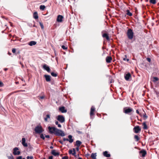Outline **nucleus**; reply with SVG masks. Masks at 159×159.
Here are the masks:
<instances>
[{
    "mask_svg": "<svg viewBox=\"0 0 159 159\" xmlns=\"http://www.w3.org/2000/svg\"><path fill=\"white\" fill-rule=\"evenodd\" d=\"M103 155L107 157H110V154L108 153V152L107 151H105L103 152Z\"/></svg>",
    "mask_w": 159,
    "mask_h": 159,
    "instance_id": "obj_19",
    "label": "nucleus"
},
{
    "mask_svg": "<svg viewBox=\"0 0 159 159\" xmlns=\"http://www.w3.org/2000/svg\"><path fill=\"white\" fill-rule=\"evenodd\" d=\"M50 148H51V149H53V147H52V146H51L50 147Z\"/></svg>",
    "mask_w": 159,
    "mask_h": 159,
    "instance_id": "obj_56",
    "label": "nucleus"
},
{
    "mask_svg": "<svg viewBox=\"0 0 159 159\" xmlns=\"http://www.w3.org/2000/svg\"><path fill=\"white\" fill-rule=\"evenodd\" d=\"M123 59L124 61H129V59L128 58H127V57L126 55H125V57H123Z\"/></svg>",
    "mask_w": 159,
    "mask_h": 159,
    "instance_id": "obj_29",
    "label": "nucleus"
},
{
    "mask_svg": "<svg viewBox=\"0 0 159 159\" xmlns=\"http://www.w3.org/2000/svg\"><path fill=\"white\" fill-rule=\"evenodd\" d=\"M45 7L44 5H41L40 6V9L41 10H44V9H45Z\"/></svg>",
    "mask_w": 159,
    "mask_h": 159,
    "instance_id": "obj_32",
    "label": "nucleus"
},
{
    "mask_svg": "<svg viewBox=\"0 0 159 159\" xmlns=\"http://www.w3.org/2000/svg\"><path fill=\"white\" fill-rule=\"evenodd\" d=\"M124 77L125 80L127 81L129 80V72H126L124 75Z\"/></svg>",
    "mask_w": 159,
    "mask_h": 159,
    "instance_id": "obj_12",
    "label": "nucleus"
},
{
    "mask_svg": "<svg viewBox=\"0 0 159 159\" xmlns=\"http://www.w3.org/2000/svg\"><path fill=\"white\" fill-rule=\"evenodd\" d=\"M18 82H16V84H18Z\"/></svg>",
    "mask_w": 159,
    "mask_h": 159,
    "instance_id": "obj_62",
    "label": "nucleus"
},
{
    "mask_svg": "<svg viewBox=\"0 0 159 159\" xmlns=\"http://www.w3.org/2000/svg\"><path fill=\"white\" fill-rule=\"evenodd\" d=\"M44 77L46 80L47 82H49L51 81V76L49 75H45Z\"/></svg>",
    "mask_w": 159,
    "mask_h": 159,
    "instance_id": "obj_16",
    "label": "nucleus"
},
{
    "mask_svg": "<svg viewBox=\"0 0 159 159\" xmlns=\"http://www.w3.org/2000/svg\"><path fill=\"white\" fill-rule=\"evenodd\" d=\"M68 141L70 143H72L73 141V139H72V136L71 135H69L68 136Z\"/></svg>",
    "mask_w": 159,
    "mask_h": 159,
    "instance_id": "obj_18",
    "label": "nucleus"
},
{
    "mask_svg": "<svg viewBox=\"0 0 159 159\" xmlns=\"http://www.w3.org/2000/svg\"><path fill=\"white\" fill-rule=\"evenodd\" d=\"M19 148L17 147H15L14 148L13 150V154L14 155H20V152L19 151Z\"/></svg>",
    "mask_w": 159,
    "mask_h": 159,
    "instance_id": "obj_5",
    "label": "nucleus"
},
{
    "mask_svg": "<svg viewBox=\"0 0 159 159\" xmlns=\"http://www.w3.org/2000/svg\"><path fill=\"white\" fill-rule=\"evenodd\" d=\"M61 48L64 50L67 49V47H66L64 45H62L61 46Z\"/></svg>",
    "mask_w": 159,
    "mask_h": 159,
    "instance_id": "obj_40",
    "label": "nucleus"
},
{
    "mask_svg": "<svg viewBox=\"0 0 159 159\" xmlns=\"http://www.w3.org/2000/svg\"><path fill=\"white\" fill-rule=\"evenodd\" d=\"M134 132L136 133H139L141 131V128L139 126H138L134 127Z\"/></svg>",
    "mask_w": 159,
    "mask_h": 159,
    "instance_id": "obj_6",
    "label": "nucleus"
},
{
    "mask_svg": "<svg viewBox=\"0 0 159 159\" xmlns=\"http://www.w3.org/2000/svg\"><path fill=\"white\" fill-rule=\"evenodd\" d=\"M63 140L64 141H68V139H66V138H63Z\"/></svg>",
    "mask_w": 159,
    "mask_h": 159,
    "instance_id": "obj_47",
    "label": "nucleus"
},
{
    "mask_svg": "<svg viewBox=\"0 0 159 159\" xmlns=\"http://www.w3.org/2000/svg\"><path fill=\"white\" fill-rule=\"evenodd\" d=\"M8 54H9V55H11V53H10V52H8Z\"/></svg>",
    "mask_w": 159,
    "mask_h": 159,
    "instance_id": "obj_59",
    "label": "nucleus"
},
{
    "mask_svg": "<svg viewBox=\"0 0 159 159\" xmlns=\"http://www.w3.org/2000/svg\"><path fill=\"white\" fill-rule=\"evenodd\" d=\"M45 137L47 138H49L50 137V136L49 135H46L45 136Z\"/></svg>",
    "mask_w": 159,
    "mask_h": 159,
    "instance_id": "obj_53",
    "label": "nucleus"
},
{
    "mask_svg": "<svg viewBox=\"0 0 159 159\" xmlns=\"http://www.w3.org/2000/svg\"><path fill=\"white\" fill-rule=\"evenodd\" d=\"M123 112L125 114H129V107H124L123 109Z\"/></svg>",
    "mask_w": 159,
    "mask_h": 159,
    "instance_id": "obj_13",
    "label": "nucleus"
},
{
    "mask_svg": "<svg viewBox=\"0 0 159 159\" xmlns=\"http://www.w3.org/2000/svg\"><path fill=\"white\" fill-rule=\"evenodd\" d=\"M33 17L35 19H37L38 18V14L37 12H35L34 13Z\"/></svg>",
    "mask_w": 159,
    "mask_h": 159,
    "instance_id": "obj_22",
    "label": "nucleus"
},
{
    "mask_svg": "<svg viewBox=\"0 0 159 159\" xmlns=\"http://www.w3.org/2000/svg\"><path fill=\"white\" fill-rule=\"evenodd\" d=\"M48 128L50 133L51 134H55L56 129H57L56 128L54 127H51L49 126L48 127Z\"/></svg>",
    "mask_w": 159,
    "mask_h": 159,
    "instance_id": "obj_4",
    "label": "nucleus"
},
{
    "mask_svg": "<svg viewBox=\"0 0 159 159\" xmlns=\"http://www.w3.org/2000/svg\"><path fill=\"white\" fill-rule=\"evenodd\" d=\"M96 156H97V155H96V153H92L91 155V157L93 159H96Z\"/></svg>",
    "mask_w": 159,
    "mask_h": 159,
    "instance_id": "obj_26",
    "label": "nucleus"
},
{
    "mask_svg": "<svg viewBox=\"0 0 159 159\" xmlns=\"http://www.w3.org/2000/svg\"><path fill=\"white\" fill-rule=\"evenodd\" d=\"M27 159H33V156H27L26 157Z\"/></svg>",
    "mask_w": 159,
    "mask_h": 159,
    "instance_id": "obj_41",
    "label": "nucleus"
},
{
    "mask_svg": "<svg viewBox=\"0 0 159 159\" xmlns=\"http://www.w3.org/2000/svg\"><path fill=\"white\" fill-rule=\"evenodd\" d=\"M3 85H4V84H3V83L0 80V87H2L3 86Z\"/></svg>",
    "mask_w": 159,
    "mask_h": 159,
    "instance_id": "obj_43",
    "label": "nucleus"
},
{
    "mask_svg": "<svg viewBox=\"0 0 159 159\" xmlns=\"http://www.w3.org/2000/svg\"><path fill=\"white\" fill-rule=\"evenodd\" d=\"M76 152L75 149H73V153H72V155H74L75 157H76V156L75 155Z\"/></svg>",
    "mask_w": 159,
    "mask_h": 159,
    "instance_id": "obj_36",
    "label": "nucleus"
},
{
    "mask_svg": "<svg viewBox=\"0 0 159 159\" xmlns=\"http://www.w3.org/2000/svg\"><path fill=\"white\" fill-rule=\"evenodd\" d=\"M43 68L46 70L48 72H49L50 71V69L48 66L46 64H44L43 66Z\"/></svg>",
    "mask_w": 159,
    "mask_h": 159,
    "instance_id": "obj_8",
    "label": "nucleus"
},
{
    "mask_svg": "<svg viewBox=\"0 0 159 159\" xmlns=\"http://www.w3.org/2000/svg\"><path fill=\"white\" fill-rule=\"evenodd\" d=\"M140 154L142 157H144L146 154V152L145 150H142L140 151Z\"/></svg>",
    "mask_w": 159,
    "mask_h": 159,
    "instance_id": "obj_17",
    "label": "nucleus"
},
{
    "mask_svg": "<svg viewBox=\"0 0 159 159\" xmlns=\"http://www.w3.org/2000/svg\"><path fill=\"white\" fill-rule=\"evenodd\" d=\"M143 128L144 129H146L147 128V125L146 124V123L145 122H143Z\"/></svg>",
    "mask_w": 159,
    "mask_h": 159,
    "instance_id": "obj_30",
    "label": "nucleus"
},
{
    "mask_svg": "<svg viewBox=\"0 0 159 159\" xmlns=\"http://www.w3.org/2000/svg\"><path fill=\"white\" fill-rule=\"evenodd\" d=\"M150 2L151 3L153 4H155L156 2V0H150Z\"/></svg>",
    "mask_w": 159,
    "mask_h": 159,
    "instance_id": "obj_33",
    "label": "nucleus"
},
{
    "mask_svg": "<svg viewBox=\"0 0 159 159\" xmlns=\"http://www.w3.org/2000/svg\"><path fill=\"white\" fill-rule=\"evenodd\" d=\"M127 35L128 37L129 38V29L127 30Z\"/></svg>",
    "mask_w": 159,
    "mask_h": 159,
    "instance_id": "obj_42",
    "label": "nucleus"
},
{
    "mask_svg": "<svg viewBox=\"0 0 159 159\" xmlns=\"http://www.w3.org/2000/svg\"><path fill=\"white\" fill-rule=\"evenodd\" d=\"M36 44V42L35 41H32L30 42L28 44L30 46H32L35 45Z\"/></svg>",
    "mask_w": 159,
    "mask_h": 159,
    "instance_id": "obj_20",
    "label": "nucleus"
},
{
    "mask_svg": "<svg viewBox=\"0 0 159 159\" xmlns=\"http://www.w3.org/2000/svg\"><path fill=\"white\" fill-rule=\"evenodd\" d=\"M129 32H130V39H132L133 38V33L132 30L130 29Z\"/></svg>",
    "mask_w": 159,
    "mask_h": 159,
    "instance_id": "obj_25",
    "label": "nucleus"
},
{
    "mask_svg": "<svg viewBox=\"0 0 159 159\" xmlns=\"http://www.w3.org/2000/svg\"><path fill=\"white\" fill-rule=\"evenodd\" d=\"M112 58L111 57L108 56L106 58V61L107 63H109L111 62Z\"/></svg>",
    "mask_w": 159,
    "mask_h": 159,
    "instance_id": "obj_14",
    "label": "nucleus"
},
{
    "mask_svg": "<svg viewBox=\"0 0 159 159\" xmlns=\"http://www.w3.org/2000/svg\"><path fill=\"white\" fill-rule=\"evenodd\" d=\"M51 75L53 77H56L57 76V74L56 73L52 72L51 73Z\"/></svg>",
    "mask_w": 159,
    "mask_h": 159,
    "instance_id": "obj_34",
    "label": "nucleus"
},
{
    "mask_svg": "<svg viewBox=\"0 0 159 159\" xmlns=\"http://www.w3.org/2000/svg\"><path fill=\"white\" fill-rule=\"evenodd\" d=\"M50 115L49 114H48L46 115V117L44 118V120L45 121L47 122L48 121V119H50Z\"/></svg>",
    "mask_w": 159,
    "mask_h": 159,
    "instance_id": "obj_24",
    "label": "nucleus"
},
{
    "mask_svg": "<svg viewBox=\"0 0 159 159\" xmlns=\"http://www.w3.org/2000/svg\"><path fill=\"white\" fill-rule=\"evenodd\" d=\"M127 14L128 15H129V10H127Z\"/></svg>",
    "mask_w": 159,
    "mask_h": 159,
    "instance_id": "obj_49",
    "label": "nucleus"
},
{
    "mask_svg": "<svg viewBox=\"0 0 159 159\" xmlns=\"http://www.w3.org/2000/svg\"><path fill=\"white\" fill-rule=\"evenodd\" d=\"M12 51L13 53H15V52H16V49L15 48L12 49Z\"/></svg>",
    "mask_w": 159,
    "mask_h": 159,
    "instance_id": "obj_44",
    "label": "nucleus"
},
{
    "mask_svg": "<svg viewBox=\"0 0 159 159\" xmlns=\"http://www.w3.org/2000/svg\"><path fill=\"white\" fill-rule=\"evenodd\" d=\"M4 70H7V68H5L4 69Z\"/></svg>",
    "mask_w": 159,
    "mask_h": 159,
    "instance_id": "obj_57",
    "label": "nucleus"
},
{
    "mask_svg": "<svg viewBox=\"0 0 159 159\" xmlns=\"http://www.w3.org/2000/svg\"><path fill=\"white\" fill-rule=\"evenodd\" d=\"M132 13L131 12H130V16H132Z\"/></svg>",
    "mask_w": 159,
    "mask_h": 159,
    "instance_id": "obj_55",
    "label": "nucleus"
},
{
    "mask_svg": "<svg viewBox=\"0 0 159 159\" xmlns=\"http://www.w3.org/2000/svg\"><path fill=\"white\" fill-rule=\"evenodd\" d=\"M45 96L44 95H43L41 96H38V98L39 100H40L41 99H43L44 98Z\"/></svg>",
    "mask_w": 159,
    "mask_h": 159,
    "instance_id": "obj_35",
    "label": "nucleus"
},
{
    "mask_svg": "<svg viewBox=\"0 0 159 159\" xmlns=\"http://www.w3.org/2000/svg\"><path fill=\"white\" fill-rule=\"evenodd\" d=\"M62 159H68V158L67 157L64 156L62 158Z\"/></svg>",
    "mask_w": 159,
    "mask_h": 159,
    "instance_id": "obj_45",
    "label": "nucleus"
},
{
    "mask_svg": "<svg viewBox=\"0 0 159 159\" xmlns=\"http://www.w3.org/2000/svg\"><path fill=\"white\" fill-rule=\"evenodd\" d=\"M51 153L52 154L55 156H58L59 155V153L56 152L55 150H53L52 151Z\"/></svg>",
    "mask_w": 159,
    "mask_h": 159,
    "instance_id": "obj_11",
    "label": "nucleus"
},
{
    "mask_svg": "<svg viewBox=\"0 0 159 159\" xmlns=\"http://www.w3.org/2000/svg\"><path fill=\"white\" fill-rule=\"evenodd\" d=\"M35 132L38 134H40L42 133L43 130L42 129V127L40 126H36L34 129Z\"/></svg>",
    "mask_w": 159,
    "mask_h": 159,
    "instance_id": "obj_2",
    "label": "nucleus"
},
{
    "mask_svg": "<svg viewBox=\"0 0 159 159\" xmlns=\"http://www.w3.org/2000/svg\"><path fill=\"white\" fill-rule=\"evenodd\" d=\"M59 110L62 113H66L67 111V110L65 109L64 107H60Z\"/></svg>",
    "mask_w": 159,
    "mask_h": 159,
    "instance_id": "obj_15",
    "label": "nucleus"
},
{
    "mask_svg": "<svg viewBox=\"0 0 159 159\" xmlns=\"http://www.w3.org/2000/svg\"><path fill=\"white\" fill-rule=\"evenodd\" d=\"M57 120L61 123H63L65 121V118L62 115H58L57 118Z\"/></svg>",
    "mask_w": 159,
    "mask_h": 159,
    "instance_id": "obj_3",
    "label": "nucleus"
},
{
    "mask_svg": "<svg viewBox=\"0 0 159 159\" xmlns=\"http://www.w3.org/2000/svg\"><path fill=\"white\" fill-rule=\"evenodd\" d=\"M81 143V142L79 140H77L76 141V145L77 146V147H80Z\"/></svg>",
    "mask_w": 159,
    "mask_h": 159,
    "instance_id": "obj_23",
    "label": "nucleus"
},
{
    "mask_svg": "<svg viewBox=\"0 0 159 159\" xmlns=\"http://www.w3.org/2000/svg\"><path fill=\"white\" fill-rule=\"evenodd\" d=\"M95 111V108L93 106H92L91 108V110L90 112V116L91 117L92 116L94 115V112Z\"/></svg>",
    "mask_w": 159,
    "mask_h": 159,
    "instance_id": "obj_10",
    "label": "nucleus"
},
{
    "mask_svg": "<svg viewBox=\"0 0 159 159\" xmlns=\"http://www.w3.org/2000/svg\"><path fill=\"white\" fill-rule=\"evenodd\" d=\"M129 110H130V112L132 111V109H131L130 108Z\"/></svg>",
    "mask_w": 159,
    "mask_h": 159,
    "instance_id": "obj_58",
    "label": "nucleus"
},
{
    "mask_svg": "<svg viewBox=\"0 0 159 159\" xmlns=\"http://www.w3.org/2000/svg\"><path fill=\"white\" fill-rule=\"evenodd\" d=\"M134 138L135 141H138L139 140V137L137 135H134Z\"/></svg>",
    "mask_w": 159,
    "mask_h": 159,
    "instance_id": "obj_28",
    "label": "nucleus"
},
{
    "mask_svg": "<svg viewBox=\"0 0 159 159\" xmlns=\"http://www.w3.org/2000/svg\"><path fill=\"white\" fill-rule=\"evenodd\" d=\"M89 155L88 154L86 155V156L87 157V156H89Z\"/></svg>",
    "mask_w": 159,
    "mask_h": 159,
    "instance_id": "obj_61",
    "label": "nucleus"
},
{
    "mask_svg": "<svg viewBox=\"0 0 159 159\" xmlns=\"http://www.w3.org/2000/svg\"><path fill=\"white\" fill-rule=\"evenodd\" d=\"M152 79V81L154 82H156L159 80L158 78L157 77H153Z\"/></svg>",
    "mask_w": 159,
    "mask_h": 159,
    "instance_id": "obj_27",
    "label": "nucleus"
},
{
    "mask_svg": "<svg viewBox=\"0 0 159 159\" xmlns=\"http://www.w3.org/2000/svg\"><path fill=\"white\" fill-rule=\"evenodd\" d=\"M59 142L61 144H63V142L61 140H60L59 141Z\"/></svg>",
    "mask_w": 159,
    "mask_h": 159,
    "instance_id": "obj_51",
    "label": "nucleus"
},
{
    "mask_svg": "<svg viewBox=\"0 0 159 159\" xmlns=\"http://www.w3.org/2000/svg\"><path fill=\"white\" fill-rule=\"evenodd\" d=\"M22 159H25V158H22Z\"/></svg>",
    "mask_w": 159,
    "mask_h": 159,
    "instance_id": "obj_63",
    "label": "nucleus"
},
{
    "mask_svg": "<svg viewBox=\"0 0 159 159\" xmlns=\"http://www.w3.org/2000/svg\"><path fill=\"white\" fill-rule=\"evenodd\" d=\"M16 159H22V157L21 156H19L17 157Z\"/></svg>",
    "mask_w": 159,
    "mask_h": 159,
    "instance_id": "obj_46",
    "label": "nucleus"
},
{
    "mask_svg": "<svg viewBox=\"0 0 159 159\" xmlns=\"http://www.w3.org/2000/svg\"><path fill=\"white\" fill-rule=\"evenodd\" d=\"M73 153V151L71 150H70L69 151V154H72Z\"/></svg>",
    "mask_w": 159,
    "mask_h": 159,
    "instance_id": "obj_48",
    "label": "nucleus"
},
{
    "mask_svg": "<svg viewBox=\"0 0 159 159\" xmlns=\"http://www.w3.org/2000/svg\"><path fill=\"white\" fill-rule=\"evenodd\" d=\"M55 135L58 136H61L62 137L65 136V134L64 132L61 130L57 128L55 133Z\"/></svg>",
    "mask_w": 159,
    "mask_h": 159,
    "instance_id": "obj_1",
    "label": "nucleus"
},
{
    "mask_svg": "<svg viewBox=\"0 0 159 159\" xmlns=\"http://www.w3.org/2000/svg\"><path fill=\"white\" fill-rule=\"evenodd\" d=\"M79 147H77L76 148V150L77 151H79Z\"/></svg>",
    "mask_w": 159,
    "mask_h": 159,
    "instance_id": "obj_54",
    "label": "nucleus"
},
{
    "mask_svg": "<svg viewBox=\"0 0 159 159\" xmlns=\"http://www.w3.org/2000/svg\"><path fill=\"white\" fill-rule=\"evenodd\" d=\"M63 18V16L61 15H59L58 16L57 20L58 22H61L62 21V19Z\"/></svg>",
    "mask_w": 159,
    "mask_h": 159,
    "instance_id": "obj_7",
    "label": "nucleus"
},
{
    "mask_svg": "<svg viewBox=\"0 0 159 159\" xmlns=\"http://www.w3.org/2000/svg\"><path fill=\"white\" fill-rule=\"evenodd\" d=\"M39 24L40 25V26L41 27V28L42 29H43L44 28V26L42 23L41 22H39Z\"/></svg>",
    "mask_w": 159,
    "mask_h": 159,
    "instance_id": "obj_38",
    "label": "nucleus"
},
{
    "mask_svg": "<svg viewBox=\"0 0 159 159\" xmlns=\"http://www.w3.org/2000/svg\"><path fill=\"white\" fill-rule=\"evenodd\" d=\"M25 138H22V145L25 147L28 146L27 144L25 143Z\"/></svg>",
    "mask_w": 159,
    "mask_h": 159,
    "instance_id": "obj_9",
    "label": "nucleus"
},
{
    "mask_svg": "<svg viewBox=\"0 0 159 159\" xmlns=\"http://www.w3.org/2000/svg\"><path fill=\"white\" fill-rule=\"evenodd\" d=\"M147 60L149 61V62H150L151 61V59L149 58H147Z\"/></svg>",
    "mask_w": 159,
    "mask_h": 159,
    "instance_id": "obj_52",
    "label": "nucleus"
},
{
    "mask_svg": "<svg viewBox=\"0 0 159 159\" xmlns=\"http://www.w3.org/2000/svg\"><path fill=\"white\" fill-rule=\"evenodd\" d=\"M48 159H53V157L52 156H49L48 157Z\"/></svg>",
    "mask_w": 159,
    "mask_h": 159,
    "instance_id": "obj_50",
    "label": "nucleus"
},
{
    "mask_svg": "<svg viewBox=\"0 0 159 159\" xmlns=\"http://www.w3.org/2000/svg\"><path fill=\"white\" fill-rule=\"evenodd\" d=\"M78 159H82L81 158V157H79L78 158Z\"/></svg>",
    "mask_w": 159,
    "mask_h": 159,
    "instance_id": "obj_60",
    "label": "nucleus"
},
{
    "mask_svg": "<svg viewBox=\"0 0 159 159\" xmlns=\"http://www.w3.org/2000/svg\"><path fill=\"white\" fill-rule=\"evenodd\" d=\"M55 123L56 125H57L58 127L61 128V125L60 124H59L58 121H56L55 122Z\"/></svg>",
    "mask_w": 159,
    "mask_h": 159,
    "instance_id": "obj_31",
    "label": "nucleus"
},
{
    "mask_svg": "<svg viewBox=\"0 0 159 159\" xmlns=\"http://www.w3.org/2000/svg\"><path fill=\"white\" fill-rule=\"evenodd\" d=\"M102 37L103 38H105L106 39L108 40H109V38L108 34L106 33H104L102 34Z\"/></svg>",
    "mask_w": 159,
    "mask_h": 159,
    "instance_id": "obj_21",
    "label": "nucleus"
},
{
    "mask_svg": "<svg viewBox=\"0 0 159 159\" xmlns=\"http://www.w3.org/2000/svg\"><path fill=\"white\" fill-rule=\"evenodd\" d=\"M7 157L9 159H14L13 156L11 154L10 156H8Z\"/></svg>",
    "mask_w": 159,
    "mask_h": 159,
    "instance_id": "obj_37",
    "label": "nucleus"
},
{
    "mask_svg": "<svg viewBox=\"0 0 159 159\" xmlns=\"http://www.w3.org/2000/svg\"><path fill=\"white\" fill-rule=\"evenodd\" d=\"M43 159H45V158H43Z\"/></svg>",
    "mask_w": 159,
    "mask_h": 159,
    "instance_id": "obj_64",
    "label": "nucleus"
},
{
    "mask_svg": "<svg viewBox=\"0 0 159 159\" xmlns=\"http://www.w3.org/2000/svg\"><path fill=\"white\" fill-rule=\"evenodd\" d=\"M40 138L43 139L44 140L45 139V137L43 134H42L40 135Z\"/></svg>",
    "mask_w": 159,
    "mask_h": 159,
    "instance_id": "obj_39",
    "label": "nucleus"
}]
</instances>
